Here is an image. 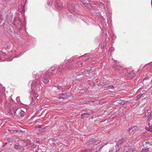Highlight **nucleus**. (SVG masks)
Returning a JSON list of instances; mask_svg holds the SVG:
<instances>
[{"mask_svg": "<svg viewBox=\"0 0 152 152\" xmlns=\"http://www.w3.org/2000/svg\"><path fill=\"white\" fill-rule=\"evenodd\" d=\"M55 90L58 92L62 91L61 93L60 94V96H59V99H68L69 97V93L67 94L65 92V89H64L61 86H56L55 85L54 86Z\"/></svg>", "mask_w": 152, "mask_h": 152, "instance_id": "f257e3e1", "label": "nucleus"}, {"mask_svg": "<svg viewBox=\"0 0 152 152\" xmlns=\"http://www.w3.org/2000/svg\"><path fill=\"white\" fill-rule=\"evenodd\" d=\"M41 87L40 81L39 80L37 79H36L33 81L31 86V88L34 92H37Z\"/></svg>", "mask_w": 152, "mask_h": 152, "instance_id": "f03ea898", "label": "nucleus"}, {"mask_svg": "<svg viewBox=\"0 0 152 152\" xmlns=\"http://www.w3.org/2000/svg\"><path fill=\"white\" fill-rule=\"evenodd\" d=\"M126 141V139L125 137H123L119 139L116 145H115L116 151H118L121 146L124 144Z\"/></svg>", "mask_w": 152, "mask_h": 152, "instance_id": "7ed1b4c3", "label": "nucleus"}, {"mask_svg": "<svg viewBox=\"0 0 152 152\" xmlns=\"http://www.w3.org/2000/svg\"><path fill=\"white\" fill-rule=\"evenodd\" d=\"M101 141V140H96L92 138L86 142V144L87 145H89L90 144L97 145Z\"/></svg>", "mask_w": 152, "mask_h": 152, "instance_id": "20e7f679", "label": "nucleus"}, {"mask_svg": "<svg viewBox=\"0 0 152 152\" xmlns=\"http://www.w3.org/2000/svg\"><path fill=\"white\" fill-rule=\"evenodd\" d=\"M16 110L15 112L14 113V115L15 116H18L19 117H22L25 115V112L22 110L20 108H18V109H15Z\"/></svg>", "mask_w": 152, "mask_h": 152, "instance_id": "39448f33", "label": "nucleus"}, {"mask_svg": "<svg viewBox=\"0 0 152 152\" xmlns=\"http://www.w3.org/2000/svg\"><path fill=\"white\" fill-rule=\"evenodd\" d=\"M74 66H72L70 65H67L66 67V69L64 68H61V67H59L58 68L57 70V73L60 75L61 73L62 72L64 71H66L67 70V69H71L73 68Z\"/></svg>", "mask_w": 152, "mask_h": 152, "instance_id": "423d86ee", "label": "nucleus"}, {"mask_svg": "<svg viewBox=\"0 0 152 152\" xmlns=\"http://www.w3.org/2000/svg\"><path fill=\"white\" fill-rule=\"evenodd\" d=\"M55 3V6L57 9L61 10L63 8L62 4L60 1H57Z\"/></svg>", "mask_w": 152, "mask_h": 152, "instance_id": "0eeeda50", "label": "nucleus"}, {"mask_svg": "<svg viewBox=\"0 0 152 152\" xmlns=\"http://www.w3.org/2000/svg\"><path fill=\"white\" fill-rule=\"evenodd\" d=\"M14 148L15 149L20 151H23L24 150V147L23 146L20 145L18 143H16L15 144Z\"/></svg>", "mask_w": 152, "mask_h": 152, "instance_id": "6e6552de", "label": "nucleus"}, {"mask_svg": "<svg viewBox=\"0 0 152 152\" xmlns=\"http://www.w3.org/2000/svg\"><path fill=\"white\" fill-rule=\"evenodd\" d=\"M113 67L115 70H117L118 71V72L122 74L123 73L122 67L121 66H119L117 65L114 64L113 65Z\"/></svg>", "mask_w": 152, "mask_h": 152, "instance_id": "1a4fd4ad", "label": "nucleus"}, {"mask_svg": "<svg viewBox=\"0 0 152 152\" xmlns=\"http://www.w3.org/2000/svg\"><path fill=\"white\" fill-rule=\"evenodd\" d=\"M133 150L132 148V146H128L126 147L123 151L121 152H133Z\"/></svg>", "mask_w": 152, "mask_h": 152, "instance_id": "9d476101", "label": "nucleus"}, {"mask_svg": "<svg viewBox=\"0 0 152 152\" xmlns=\"http://www.w3.org/2000/svg\"><path fill=\"white\" fill-rule=\"evenodd\" d=\"M55 70V68L53 67L51 68L50 69H49L48 70V72L45 74V75L46 76H50L52 74H53V71Z\"/></svg>", "mask_w": 152, "mask_h": 152, "instance_id": "9b49d317", "label": "nucleus"}, {"mask_svg": "<svg viewBox=\"0 0 152 152\" xmlns=\"http://www.w3.org/2000/svg\"><path fill=\"white\" fill-rule=\"evenodd\" d=\"M16 107H11L9 108L7 110L8 113L10 115L12 114L13 113L14 114V113L16 110H15V109H16Z\"/></svg>", "mask_w": 152, "mask_h": 152, "instance_id": "f8f14e48", "label": "nucleus"}, {"mask_svg": "<svg viewBox=\"0 0 152 152\" xmlns=\"http://www.w3.org/2000/svg\"><path fill=\"white\" fill-rule=\"evenodd\" d=\"M128 73L127 76L130 78H133L136 75L133 71L130 72L129 73L128 72Z\"/></svg>", "mask_w": 152, "mask_h": 152, "instance_id": "ddd939ff", "label": "nucleus"}, {"mask_svg": "<svg viewBox=\"0 0 152 152\" xmlns=\"http://www.w3.org/2000/svg\"><path fill=\"white\" fill-rule=\"evenodd\" d=\"M117 105H118V106H119L120 105H123L125 103V102H124V101L122 100H117Z\"/></svg>", "mask_w": 152, "mask_h": 152, "instance_id": "4468645a", "label": "nucleus"}, {"mask_svg": "<svg viewBox=\"0 0 152 152\" xmlns=\"http://www.w3.org/2000/svg\"><path fill=\"white\" fill-rule=\"evenodd\" d=\"M42 80L43 82L45 84L48 83L49 81L48 78L46 77L45 76H44L42 78Z\"/></svg>", "mask_w": 152, "mask_h": 152, "instance_id": "2eb2a0df", "label": "nucleus"}, {"mask_svg": "<svg viewBox=\"0 0 152 152\" xmlns=\"http://www.w3.org/2000/svg\"><path fill=\"white\" fill-rule=\"evenodd\" d=\"M148 125L149 127L152 126V118H151L149 117V115L148 116Z\"/></svg>", "mask_w": 152, "mask_h": 152, "instance_id": "dca6fc26", "label": "nucleus"}, {"mask_svg": "<svg viewBox=\"0 0 152 152\" xmlns=\"http://www.w3.org/2000/svg\"><path fill=\"white\" fill-rule=\"evenodd\" d=\"M5 107L7 109L11 107V104L10 102H6L4 104Z\"/></svg>", "mask_w": 152, "mask_h": 152, "instance_id": "f3484780", "label": "nucleus"}, {"mask_svg": "<svg viewBox=\"0 0 152 152\" xmlns=\"http://www.w3.org/2000/svg\"><path fill=\"white\" fill-rule=\"evenodd\" d=\"M91 114L88 113H85L82 114L81 115V117L82 118H84L86 117V116L88 115H90Z\"/></svg>", "mask_w": 152, "mask_h": 152, "instance_id": "a211bd4d", "label": "nucleus"}, {"mask_svg": "<svg viewBox=\"0 0 152 152\" xmlns=\"http://www.w3.org/2000/svg\"><path fill=\"white\" fill-rule=\"evenodd\" d=\"M117 87V85L116 84H115V83L113 84V85L110 84V86H108V87H107L109 89H113Z\"/></svg>", "mask_w": 152, "mask_h": 152, "instance_id": "6ab92c4d", "label": "nucleus"}, {"mask_svg": "<svg viewBox=\"0 0 152 152\" xmlns=\"http://www.w3.org/2000/svg\"><path fill=\"white\" fill-rule=\"evenodd\" d=\"M83 62L82 61H80L77 62V65H76V67H81L83 66Z\"/></svg>", "mask_w": 152, "mask_h": 152, "instance_id": "aec40b11", "label": "nucleus"}, {"mask_svg": "<svg viewBox=\"0 0 152 152\" xmlns=\"http://www.w3.org/2000/svg\"><path fill=\"white\" fill-rule=\"evenodd\" d=\"M149 148L147 147H145L144 148L142 149L140 152H148Z\"/></svg>", "mask_w": 152, "mask_h": 152, "instance_id": "412c9836", "label": "nucleus"}, {"mask_svg": "<svg viewBox=\"0 0 152 152\" xmlns=\"http://www.w3.org/2000/svg\"><path fill=\"white\" fill-rule=\"evenodd\" d=\"M143 95V94L142 93H140L136 97V100H138L140 99Z\"/></svg>", "mask_w": 152, "mask_h": 152, "instance_id": "4be33fe9", "label": "nucleus"}, {"mask_svg": "<svg viewBox=\"0 0 152 152\" xmlns=\"http://www.w3.org/2000/svg\"><path fill=\"white\" fill-rule=\"evenodd\" d=\"M8 131L10 132L11 133H14L18 132V130H12V129H9Z\"/></svg>", "mask_w": 152, "mask_h": 152, "instance_id": "5701e85b", "label": "nucleus"}, {"mask_svg": "<svg viewBox=\"0 0 152 152\" xmlns=\"http://www.w3.org/2000/svg\"><path fill=\"white\" fill-rule=\"evenodd\" d=\"M132 132L133 131H136L137 130H138L139 129V127L137 126H134L133 127H132Z\"/></svg>", "mask_w": 152, "mask_h": 152, "instance_id": "b1692460", "label": "nucleus"}, {"mask_svg": "<svg viewBox=\"0 0 152 152\" xmlns=\"http://www.w3.org/2000/svg\"><path fill=\"white\" fill-rule=\"evenodd\" d=\"M89 57L88 56H86L83 58V61H86L89 59Z\"/></svg>", "mask_w": 152, "mask_h": 152, "instance_id": "393cba45", "label": "nucleus"}, {"mask_svg": "<svg viewBox=\"0 0 152 152\" xmlns=\"http://www.w3.org/2000/svg\"><path fill=\"white\" fill-rule=\"evenodd\" d=\"M94 148H93L91 147V148L88 149H85L83 150L84 152H91L92 151V149Z\"/></svg>", "mask_w": 152, "mask_h": 152, "instance_id": "a878e982", "label": "nucleus"}, {"mask_svg": "<svg viewBox=\"0 0 152 152\" xmlns=\"http://www.w3.org/2000/svg\"><path fill=\"white\" fill-rule=\"evenodd\" d=\"M53 1L52 0H47V3L49 6H50L52 4Z\"/></svg>", "mask_w": 152, "mask_h": 152, "instance_id": "bb28decb", "label": "nucleus"}, {"mask_svg": "<svg viewBox=\"0 0 152 152\" xmlns=\"http://www.w3.org/2000/svg\"><path fill=\"white\" fill-rule=\"evenodd\" d=\"M151 108L150 107L147 109V111H145V115H146L147 113H148V114L149 113H150L151 112Z\"/></svg>", "mask_w": 152, "mask_h": 152, "instance_id": "cd10ccee", "label": "nucleus"}, {"mask_svg": "<svg viewBox=\"0 0 152 152\" xmlns=\"http://www.w3.org/2000/svg\"><path fill=\"white\" fill-rule=\"evenodd\" d=\"M72 60V59H70L68 60H65L64 63V64L65 65L66 63H70Z\"/></svg>", "mask_w": 152, "mask_h": 152, "instance_id": "c85d7f7f", "label": "nucleus"}, {"mask_svg": "<svg viewBox=\"0 0 152 152\" xmlns=\"http://www.w3.org/2000/svg\"><path fill=\"white\" fill-rule=\"evenodd\" d=\"M33 96L35 97L37 99H38L37 98L38 97L39 95L37 94V92H34V93L33 94Z\"/></svg>", "mask_w": 152, "mask_h": 152, "instance_id": "c756f323", "label": "nucleus"}, {"mask_svg": "<svg viewBox=\"0 0 152 152\" xmlns=\"http://www.w3.org/2000/svg\"><path fill=\"white\" fill-rule=\"evenodd\" d=\"M104 146H103L102 144L98 146L97 147L99 148V150H98L99 152H100V150Z\"/></svg>", "mask_w": 152, "mask_h": 152, "instance_id": "7c9ffc66", "label": "nucleus"}, {"mask_svg": "<svg viewBox=\"0 0 152 152\" xmlns=\"http://www.w3.org/2000/svg\"><path fill=\"white\" fill-rule=\"evenodd\" d=\"M114 150V148L113 147L111 148L110 149L108 152H113V150Z\"/></svg>", "mask_w": 152, "mask_h": 152, "instance_id": "2f4dec72", "label": "nucleus"}, {"mask_svg": "<svg viewBox=\"0 0 152 152\" xmlns=\"http://www.w3.org/2000/svg\"><path fill=\"white\" fill-rule=\"evenodd\" d=\"M3 19L1 15V13L0 12V22H1L2 20Z\"/></svg>", "mask_w": 152, "mask_h": 152, "instance_id": "473e14b6", "label": "nucleus"}, {"mask_svg": "<svg viewBox=\"0 0 152 152\" xmlns=\"http://www.w3.org/2000/svg\"><path fill=\"white\" fill-rule=\"evenodd\" d=\"M114 50V48L113 47H111L110 48V51H111V52L112 51H113Z\"/></svg>", "mask_w": 152, "mask_h": 152, "instance_id": "72a5a7b5", "label": "nucleus"}, {"mask_svg": "<svg viewBox=\"0 0 152 152\" xmlns=\"http://www.w3.org/2000/svg\"><path fill=\"white\" fill-rule=\"evenodd\" d=\"M2 96H1L0 97V104H1L2 102Z\"/></svg>", "mask_w": 152, "mask_h": 152, "instance_id": "f704fd0d", "label": "nucleus"}, {"mask_svg": "<svg viewBox=\"0 0 152 152\" xmlns=\"http://www.w3.org/2000/svg\"><path fill=\"white\" fill-rule=\"evenodd\" d=\"M148 115H149V117H150V118H151V117L152 118V112L151 113L149 114H148Z\"/></svg>", "mask_w": 152, "mask_h": 152, "instance_id": "c9c22d12", "label": "nucleus"}, {"mask_svg": "<svg viewBox=\"0 0 152 152\" xmlns=\"http://www.w3.org/2000/svg\"><path fill=\"white\" fill-rule=\"evenodd\" d=\"M108 144V143L107 142H106L105 143H103V144H102V145H103V146H105V145H107Z\"/></svg>", "mask_w": 152, "mask_h": 152, "instance_id": "e433bc0d", "label": "nucleus"}, {"mask_svg": "<svg viewBox=\"0 0 152 152\" xmlns=\"http://www.w3.org/2000/svg\"><path fill=\"white\" fill-rule=\"evenodd\" d=\"M132 127H130L127 130H128V131L130 132L131 131H132Z\"/></svg>", "mask_w": 152, "mask_h": 152, "instance_id": "4c0bfd02", "label": "nucleus"}, {"mask_svg": "<svg viewBox=\"0 0 152 152\" xmlns=\"http://www.w3.org/2000/svg\"><path fill=\"white\" fill-rule=\"evenodd\" d=\"M7 142H5V143H4L3 146L4 147V146H6L7 145Z\"/></svg>", "mask_w": 152, "mask_h": 152, "instance_id": "58836bf2", "label": "nucleus"}, {"mask_svg": "<svg viewBox=\"0 0 152 152\" xmlns=\"http://www.w3.org/2000/svg\"><path fill=\"white\" fill-rule=\"evenodd\" d=\"M36 143H38L40 144V142L39 140H37L36 141Z\"/></svg>", "mask_w": 152, "mask_h": 152, "instance_id": "ea45409f", "label": "nucleus"}, {"mask_svg": "<svg viewBox=\"0 0 152 152\" xmlns=\"http://www.w3.org/2000/svg\"><path fill=\"white\" fill-rule=\"evenodd\" d=\"M106 45V42H105V43H104V44L103 45V47H104Z\"/></svg>", "mask_w": 152, "mask_h": 152, "instance_id": "a19ab883", "label": "nucleus"}, {"mask_svg": "<svg viewBox=\"0 0 152 152\" xmlns=\"http://www.w3.org/2000/svg\"><path fill=\"white\" fill-rule=\"evenodd\" d=\"M88 68V69H89H89L90 70L91 69V68L90 67V66L87 67V68Z\"/></svg>", "mask_w": 152, "mask_h": 152, "instance_id": "79ce46f5", "label": "nucleus"}, {"mask_svg": "<svg viewBox=\"0 0 152 152\" xmlns=\"http://www.w3.org/2000/svg\"><path fill=\"white\" fill-rule=\"evenodd\" d=\"M33 74L34 75H36V73L34 71V72Z\"/></svg>", "mask_w": 152, "mask_h": 152, "instance_id": "37998d69", "label": "nucleus"}, {"mask_svg": "<svg viewBox=\"0 0 152 152\" xmlns=\"http://www.w3.org/2000/svg\"><path fill=\"white\" fill-rule=\"evenodd\" d=\"M130 132H129L128 131V130H127V131L126 132V133L127 134H128Z\"/></svg>", "mask_w": 152, "mask_h": 152, "instance_id": "c03bdc74", "label": "nucleus"}, {"mask_svg": "<svg viewBox=\"0 0 152 152\" xmlns=\"http://www.w3.org/2000/svg\"><path fill=\"white\" fill-rule=\"evenodd\" d=\"M39 128H41V126L40 125H39Z\"/></svg>", "mask_w": 152, "mask_h": 152, "instance_id": "a18cd8bd", "label": "nucleus"}, {"mask_svg": "<svg viewBox=\"0 0 152 152\" xmlns=\"http://www.w3.org/2000/svg\"><path fill=\"white\" fill-rule=\"evenodd\" d=\"M152 82V80H151L149 83V84H151Z\"/></svg>", "mask_w": 152, "mask_h": 152, "instance_id": "49530a36", "label": "nucleus"}, {"mask_svg": "<svg viewBox=\"0 0 152 152\" xmlns=\"http://www.w3.org/2000/svg\"><path fill=\"white\" fill-rule=\"evenodd\" d=\"M1 58L2 57L1 56H0V60L1 59Z\"/></svg>", "mask_w": 152, "mask_h": 152, "instance_id": "de8ad7c7", "label": "nucleus"}, {"mask_svg": "<svg viewBox=\"0 0 152 152\" xmlns=\"http://www.w3.org/2000/svg\"><path fill=\"white\" fill-rule=\"evenodd\" d=\"M84 91V92H85V91L84 90H81V91Z\"/></svg>", "mask_w": 152, "mask_h": 152, "instance_id": "09e8293b", "label": "nucleus"}, {"mask_svg": "<svg viewBox=\"0 0 152 152\" xmlns=\"http://www.w3.org/2000/svg\"><path fill=\"white\" fill-rule=\"evenodd\" d=\"M92 102V101H88V102Z\"/></svg>", "mask_w": 152, "mask_h": 152, "instance_id": "8fccbe9b", "label": "nucleus"}, {"mask_svg": "<svg viewBox=\"0 0 152 152\" xmlns=\"http://www.w3.org/2000/svg\"><path fill=\"white\" fill-rule=\"evenodd\" d=\"M145 80H144V82L145 83Z\"/></svg>", "mask_w": 152, "mask_h": 152, "instance_id": "3c124183", "label": "nucleus"}, {"mask_svg": "<svg viewBox=\"0 0 152 152\" xmlns=\"http://www.w3.org/2000/svg\"><path fill=\"white\" fill-rule=\"evenodd\" d=\"M102 44H101V46H102Z\"/></svg>", "mask_w": 152, "mask_h": 152, "instance_id": "603ef678", "label": "nucleus"}, {"mask_svg": "<svg viewBox=\"0 0 152 152\" xmlns=\"http://www.w3.org/2000/svg\"><path fill=\"white\" fill-rule=\"evenodd\" d=\"M115 61L116 62L117 61H115Z\"/></svg>", "mask_w": 152, "mask_h": 152, "instance_id": "864d4df0", "label": "nucleus"}, {"mask_svg": "<svg viewBox=\"0 0 152 152\" xmlns=\"http://www.w3.org/2000/svg\"><path fill=\"white\" fill-rule=\"evenodd\" d=\"M35 152H38V151H36Z\"/></svg>", "mask_w": 152, "mask_h": 152, "instance_id": "5fc2aeb1", "label": "nucleus"}]
</instances>
